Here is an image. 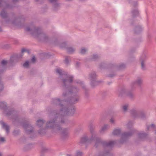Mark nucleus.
Listing matches in <instances>:
<instances>
[{"label": "nucleus", "mask_w": 156, "mask_h": 156, "mask_svg": "<svg viewBox=\"0 0 156 156\" xmlns=\"http://www.w3.org/2000/svg\"><path fill=\"white\" fill-rule=\"evenodd\" d=\"M56 72L58 73L60 76L64 75L66 78L62 80L63 83V87L64 90L66 89H69V91H67L68 94H66L64 92L62 94V96L64 98L67 97L70 95L73 96V97L69 101L66 100L60 101L58 98L56 99L55 100V102L57 105H58V107L60 108L59 114L63 116L66 115H73L75 112V108L72 107L71 109L67 108L66 105L69 104L74 103L79 100V98L76 93L79 90L75 87H70L69 86L70 84L73 80V76L66 74L62 70L59 68H57L56 69Z\"/></svg>", "instance_id": "obj_1"}, {"label": "nucleus", "mask_w": 156, "mask_h": 156, "mask_svg": "<svg viewBox=\"0 0 156 156\" xmlns=\"http://www.w3.org/2000/svg\"><path fill=\"white\" fill-rule=\"evenodd\" d=\"M90 130L91 133L92 134L91 138L89 139L86 136H83L81 139L80 141V143L82 144L85 143H90L92 141H95V146L96 147H97V144H101L105 147H111L115 144V142L114 141H110L108 142L105 141H102L100 139L96 138L94 133V130L92 127H90Z\"/></svg>", "instance_id": "obj_2"}, {"label": "nucleus", "mask_w": 156, "mask_h": 156, "mask_svg": "<svg viewBox=\"0 0 156 156\" xmlns=\"http://www.w3.org/2000/svg\"><path fill=\"white\" fill-rule=\"evenodd\" d=\"M26 30L29 32L33 36L36 38L44 40H45L47 38V36L42 31L41 29L36 28L34 26H31V27H27Z\"/></svg>", "instance_id": "obj_3"}, {"label": "nucleus", "mask_w": 156, "mask_h": 156, "mask_svg": "<svg viewBox=\"0 0 156 156\" xmlns=\"http://www.w3.org/2000/svg\"><path fill=\"white\" fill-rule=\"evenodd\" d=\"M64 123V121L62 119L60 122L58 123L57 119L55 118L53 120H51L47 122L46 123V127L47 128L51 129L55 128L56 130H59L60 129V127L59 126L60 124H62Z\"/></svg>", "instance_id": "obj_4"}, {"label": "nucleus", "mask_w": 156, "mask_h": 156, "mask_svg": "<svg viewBox=\"0 0 156 156\" xmlns=\"http://www.w3.org/2000/svg\"><path fill=\"white\" fill-rule=\"evenodd\" d=\"M25 52H28V51L25 48H23L21 50L22 53L19 55H15L12 56L10 59V63H12L14 62H16L18 60L23 56V53ZM29 53V52H28Z\"/></svg>", "instance_id": "obj_5"}, {"label": "nucleus", "mask_w": 156, "mask_h": 156, "mask_svg": "<svg viewBox=\"0 0 156 156\" xmlns=\"http://www.w3.org/2000/svg\"><path fill=\"white\" fill-rule=\"evenodd\" d=\"M147 57L146 55H143L140 58L142 69H145V63L147 60Z\"/></svg>", "instance_id": "obj_6"}, {"label": "nucleus", "mask_w": 156, "mask_h": 156, "mask_svg": "<svg viewBox=\"0 0 156 156\" xmlns=\"http://www.w3.org/2000/svg\"><path fill=\"white\" fill-rule=\"evenodd\" d=\"M23 127L25 130L26 133L28 134H30L33 131V128L29 124H24Z\"/></svg>", "instance_id": "obj_7"}, {"label": "nucleus", "mask_w": 156, "mask_h": 156, "mask_svg": "<svg viewBox=\"0 0 156 156\" xmlns=\"http://www.w3.org/2000/svg\"><path fill=\"white\" fill-rule=\"evenodd\" d=\"M49 1L53 4V9L56 10L60 7V4L58 2V0H49Z\"/></svg>", "instance_id": "obj_8"}, {"label": "nucleus", "mask_w": 156, "mask_h": 156, "mask_svg": "<svg viewBox=\"0 0 156 156\" xmlns=\"http://www.w3.org/2000/svg\"><path fill=\"white\" fill-rule=\"evenodd\" d=\"M96 77V75L95 73L94 72H93L91 73L90 74L89 78L90 80L91 81V84L92 86L93 85V82L95 83V79Z\"/></svg>", "instance_id": "obj_9"}, {"label": "nucleus", "mask_w": 156, "mask_h": 156, "mask_svg": "<svg viewBox=\"0 0 156 156\" xmlns=\"http://www.w3.org/2000/svg\"><path fill=\"white\" fill-rule=\"evenodd\" d=\"M7 62L5 60H3L0 65V74L2 73L5 69V66L6 65Z\"/></svg>", "instance_id": "obj_10"}, {"label": "nucleus", "mask_w": 156, "mask_h": 156, "mask_svg": "<svg viewBox=\"0 0 156 156\" xmlns=\"http://www.w3.org/2000/svg\"><path fill=\"white\" fill-rule=\"evenodd\" d=\"M133 134V132L130 133H123L122 135V139H125L131 136Z\"/></svg>", "instance_id": "obj_11"}, {"label": "nucleus", "mask_w": 156, "mask_h": 156, "mask_svg": "<svg viewBox=\"0 0 156 156\" xmlns=\"http://www.w3.org/2000/svg\"><path fill=\"white\" fill-rule=\"evenodd\" d=\"M143 83L142 79L140 77L138 78L134 82V84L138 85H140Z\"/></svg>", "instance_id": "obj_12"}, {"label": "nucleus", "mask_w": 156, "mask_h": 156, "mask_svg": "<svg viewBox=\"0 0 156 156\" xmlns=\"http://www.w3.org/2000/svg\"><path fill=\"white\" fill-rule=\"evenodd\" d=\"M1 123L2 126V127L3 128L5 129L7 133H9V126L6 125L3 122H1Z\"/></svg>", "instance_id": "obj_13"}, {"label": "nucleus", "mask_w": 156, "mask_h": 156, "mask_svg": "<svg viewBox=\"0 0 156 156\" xmlns=\"http://www.w3.org/2000/svg\"><path fill=\"white\" fill-rule=\"evenodd\" d=\"M121 133V130L120 129H116L114 130L113 132V134L115 135H118Z\"/></svg>", "instance_id": "obj_14"}, {"label": "nucleus", "mask_w": 156, "mask_h": 156, "mask_svg": "<svg viewBox=\"0 0 156 156\" xmlns=\"http://www.w3.org/2000/svg\"><path fill=\"white\" fill-rule=\"evenodd\" d=\"M44 121L42 120H39L37 122V125L39 127H41L44 123Z\"/></svg>", "instance_id": "obj_15"}, {"label": "nucleus", "mask_w": 156, "mask_h": 156, "mask_svg": "<svg viewBox=\"0 0 156 156\" xmlns=\"http://www.w3.org/2000/svg\"><path fill=\"white\" fill-rule=\"evenodd\" d=\"M109 127V126L108 125H105L101 128V130L100 131V132L101 133H102L103 132H104L106 130V129H108V128Z\"/></svg>", "instance_id": "obj_16"}, {"label": "nucleus", "mask_w": 156, "mask_h": 156, "mask_svg": "<svg viewBox=\"0 0 156 156\" xmlns=\"http://www.w3.org/2000/svg\"><path fill=\"white\" fill-rule=\"evenodd\" d=\"M3 5L6 8H8L9 7L4 2L3 0H0V7H1Z\"/></svg>", "instance_id": "obj_17"}, {"label": "nucleus", "mask_w": 156, "mask_h": 156, "mask_svg": "<svg viewBox=\"0 0 156 156\" xmlns=\"http://www.w3.org/2000/svg\"><path fill=\"white\" fill-rule=\"evenodd\" d=\"M0 15L3 18H5L7 17V14L4 9H3L0 14Z\"/></svg>", "instance_id": "obj_18"}, {"label": "nucleus", "mask_w": 156, "mask_h": 156, "mask_svg": "<svg viewBox=\"0 0 156 156\" xmlns=\"http://www.w3.org/2000/svg\"><path fill=\"white\" fill-rule=\"evenodd\" d=\"M87 51V49L84 48H81L80 50V53L82 54H84Z\"/></svg>", "instance_id": "obj_19"}, {"label": "nucleus", "mask_w": 156, "mask_h": 156, "mask_svg": "<svg viewBox=\"0 0 156 156\" xmlns=\"http://www.w3.org/2000/svg\"><path fill=\"white\" fill-rule=\"evenodd\" d=\"M6 104L5 102H0V108H4L6 106Z\"/></svg>", "instance_id": "obj_20"}, {"label": "nucleus", "mask_w": 156, "mask_h": 156, "mask_svg": "<svg viewBox=\"0 0 156 156\" xmlns=\"http://www.w3.org/2000/svg\"><path fill=\"white\" fill-rule=\"evenodd\" d=\"M67 52L69 53H72L75 51V49L71 47H69L67 48Z\"/></svg>", "instance_id": "obj_21"}, {"label": "nucleus", "mask_w": 156, "mask_h": 156, "mask_svg": "<svg viewBox=\"0 0 156 156\" xmlns=\"http://www.w3.org/2000/svg\"><path fill=\"white\" fill-rule=\"evenodd\" d=\"M128 107V105L127 104L124 105L122 107V109L123 111L126 112L127 110Z\"/></svg>", "instance_id": "obj_22"}, {"label": "nucleus", "mask_w": 156, "mask_h": 156, "mask_svg": "<svg viewBox=\"0 0 156 156\" xmlns=\"http://www.w3.org/2000/svg\"><path fill=\"white\" fill-rule=\"evenodd\" d=\"M68 134V130L67 129H64L62 130V134L63 136H66Z\"/></svg>", "instance_id": "obj_23"}, {"label": "nucleus", "mask_w": 156, "mask_h": 156, "mask_svg": "<svg viewBox=\"0 0 156 156\" xmlns=\"http://www.w3.org/2000/svg\"><path fill=\"white\" fill-rule=\"evenodd\" d=\"M99 58V57L96 54H94L91 59L93 61H96Z\"/></svg>", "instance_id": "obj_24"}, {"label": "nucleus", "mask_w": 156, "mask_h": 156, "mask_svg": "<svg viewBox=\"0 0 156 156\" xmlns=\"http://www.w3.org/2000/svg\"><path fill=\"white\" fill-rule=\"evenodd\" d=\"M132 13L134 16L137 15L139 13V12L137 9H136L132 11Z\"/></svg>", "instance_id": "obj_25"}, {"label": "nucleus", "mask_w": 156, "mask_h": 156, "mask_svg": "<svg viewBox=\"0 0 156 156\" xmlns=\"http://www.w3.org/2000/svg\"><path fill=\"white\" fill-rule=\"evenodd\" d=\"M83 153L82 152L79 151H77L75 154V156H82Z\"/></svg>", "instance_id": "obj_26"}, {"label": "nucleus", "mask_w": 156, "mask_h": 156, "mask_svg": "<svg viewBox=\"0 0 156 156\" xmlns=\"http://www.w3.org/2000/svg\"><path fill=\"white\" fill-rule=\"evenodd\" d=\"M15 113V111L13 110H10L7 112V115H11L12 114H14Z\"/></svg>", "instance_id": "obj_27"}, {"label": "nucleus", "mask_w": 156, "mask_h": 156, "mask_svg": "<svg viewBox=\"0 0 156 156\" xmlns=\"http://www.w3.org/2000/svg\"><path fill=\"white\" fill-rule=\"evenodd\" d=\"M29 65V62L28 61H26L23 65V67L25 68L28 67Z\"/></svg>", "instance_id": "obj_28"}, {"label": "nucleus", "mask_w": 156, "mask_h": 156, "mask_svg": "<svg viewBox=\"0 0 156 156\" xmlns=\"http://www.w3.org/2000/svg\"><path fill=\"white\" fill-rule=\"evenodd\" d=\"M139 136L140 138H141L143 137H144L145 135V134L143 132L140 133L139 134Z\"/></svg>", "instance_id": "obj_29"}, {"label": "nucleus", "mask_w": 156, "mask_h": 156, "mask_svg": "<svg viewBox=\"0 0 156 156\" xmlns=\"http://www.w3.org/2000/svg\"><path fill=\"white\" fill-rule=\"evenodd\" d=\"M70 59V57H66L65 59V63L66 64H68L69 63V60Z\"/></svg>", "instance_id": "obj_30"}, {"label": "nucleus", "mask_w": 156, "mask_h": 156, "mask_svg": "<svg viewBox=\"0 0 156 156\" xmlns=\"http://www.w3.org/2000/svg\"><path fill=\"white\" fill-rule=\"evenodd\" d=\"M66 43H63L61 44H59V46L61 48H65L66 46Z\"/></svg>", "instance_id": "obj_31"}, {"label": "nucleus", "mask_w": 156, "mask_h": 156, "mask_svg": "<svg viewBox=\"0 0 156 156\" xmlns=\"http://www.w3.org/2000/svg\"><path fill=\"white\" fill-rule=\"evenodd\" d=\"M138 2H137L135 1L132 3V5L134 7H135L138 5Z\"/></svg>", "instance_id": "obj_32"}, {"label": "nucleus", "mask_w": 156, "mask_h": 156, "mask_svg": "<svg viewBox=\"0 0 156 156\" xmlns=\"http://www.w3.org/2000/svg\"><path fill=\"white\" fill-rule=\"evenodd\" d=\"M110 122L112 124H114L115 123V120L113 118H111L110 119Z\"/></svg>", "instance_id": "obj_33"}, {"label": "nucleus", "mask_w": 156, "mask_h": 156, "mask_svg": "<svg viewBox=\"0 0 156 156\" xmlns=\"http://www.w3.org/2000/svg\"><path fill=\"white\" fill-rule=\"evenodd\" d=\"M125 66V65L124 64H122L119 66V68L121 69L124 68Z\"/></svg>", "instance_id": "obj_34"}, {"label": "nucleus", "mask_w": 156, "mask_h": 156, "mask_svg": "<svg viewBox=\"0 0 156 156\" xmlns=\"http://www.w3.org/2000/svg\"><path fill=\"white\" fill-rule=\"evenodd\" d=\"M35 61L36 59L35 57L34 56L33 57L31 60V62H35Z\"/></svg>", "instance_id": "obj_35"}, {"label": "nucleus", "mask_w": 156, "mask_h": 156, "mask_svg": "<svg viewBox=\"0 0 156 156\" xmlns=\"http://www.w3.org/2000/svg\"><path fill=\"white\" fill-rule=\"evenodd\" d=\"M5 141V139L3 137L0 138V142H3Z\"/></svg>", "instance_id": "obj_36"}, {"label": "nucleus", "mask_w": 156, "mask_h": 156, "mask_svg": "<svg viewBox=\"0 0 156 156\" xmlns=\"http://www.w3.org/2000/svg\"><path fill=\"white\" fill-rule=\"evenodd\" d=\"M136 112H137V111L136 110H135V109H133L131 111V114H134V113H136Z\"/></svg>", "instance_id": "obj_37"}, {"label": "nucleus", "mask_w": 156, "mask_h": 156, "mask_svg": "<svg viewBox=\"0 0 156 156\" xmlns=\"http://www.w3.org/2000/svg\"><path fill=\"white\" fill-rule=\"evenodd\" d=\"M132 124V123L131 122H129L127 124V126L128 127H129L130 126H131Z\"/></svg>", "instance_id": "obj_38"}, {"label": "nucleus", "mask_w": 156, "mask_h": 156, "mask_svg": "<svg viewBox=\"0 0 156 156\" xmlns=\"http://www.w3.org/2000/svg\"><path fill=\"white\" fill-rule=\"evenodd\" d=\"M76 83H79V84H82L83 83L80 81V80H79L78 81H77L76 82Z\"/></svg>", "instance_id": "obj_39"}, {"label": "nucleus", "mask_w": 156, "mask_h": 156, "mask_svg": "<svg viewBox=\"0 0 156 156\" xmlns=\"http://www.w3.org/2000/svg\"><path fill=\"white\" fill-rule=\"evenodd\" d=\"M16 132H17V133L18 132L17 131H14L13 133H14V135H16Z\"/></svg>", "instance_id": "obj_40"}, {"label": "nucleus", "mask_w": 156, "mask_h": 156, "mask_svg": "<svg viewBox=\"0 0 156 156\" xmlns=\"http://www.w3.org/2000/svg\"><path fill=\"white\" fill-rule=\"evenodd\" d=\"M114 75H110L109 76L110 77H113Z\"/></svg>", "instance_id": "obj_41"}, {"label": "nucleus", "mask_w": 156, "mask_h": 156, "mask_svg": "<svg viewBox=\"0 0 156 156\" xmlns=\"http://www.w3.org/2000/svg\"><path fill=\"white\" fill-rule=\"evenodd\" d=\"M79 64H80V63L78 62H77L76 63V66H77V65L78 66Z\"/></svg>", "instance_id": "obj_42"}, {"label": "nucleus", "mask_w": 156, "mask_h": 156, "mask_svg": "<svg viewBox=\"0 0 156 156\" xmlns=\"http://www.w3.org/2000/svg\"><path fill=\"white\" fill-rule=\"evenodd\" d=\"M151 126L152 127H154V124H151Z\"/></svg>", "instance_id": "obj_43"}, {"label": "nucleus", "mask_w": 156, "mask_h": 156, "mask_svg": "<svg viewBox=\"0 0 156 156\" xmlns=\"http://www.w3.org/2000/svg\"><path fill=\"white\" fill-rule=\"evenodd\" d=\"M18 0H13V2H16Z\"/></svg>", "instance_id": "obj_44"}, {"label": "nucleus", "mask_w": 156, "mask_h": 156, "mask_svg": "<svg viewBox=\"0 0 156 156\" xmlns=\"http://www.w3.org/2000/svg\"><path fill=\"white\" fill-rule=\"evenodd\" d=\"M2 31V28H1L0 27V31Z\"/></svg>", "instance_id": "obj_45"}, {"label": "nucleus", "mask_w": 156, "mask_h": 156, "mask_svg": "<svg viewBox=\"0 0 156 156\" xmlns=\"http://www.w3.org/2000/svg\"><path fill=\"white\" fill-rule=\"evenodd\" d=\"M67 156H71L70 155V154H67Z\"/></svg>", "instance_id": "obj_46"}, {"label": "nucleus", "mask_w": 156, "mask_h": 156, "mask_svg": "<svg viewBox=\"0 0 156 156\" xmlns=\"http://www.w3.org/2000/svg\"><path fill=\"white\" fill-rule=\"evenodd\" d=\"M39 133L40 134H42V133H41V132H40V131H39Z\"/></svg>", "instance_id": "obj_47"}, {"label": "nucleus", "mask_w": 156, "mask_h": 156, "mask_svg": "<svg viewBox=\"0 0 156 156\" xmlns=\"http://www.w3.org/2000/svg\"><path fill=\"white\" fill-rule=\"evenodd\" d=\"M149 126H148L147 127V129H148L149 128Z\"/></svg>", "instance_id": "obj_48"}, {"label": "nucleus", "mask_w": 156, "mask_h": 156, "mask_svg": "<svg viewBox=\"0 0 156 156\" xmlns=\"http://www.w3.org/2000/svg\"><path fill=\"white\" fill-rule=\"evenodd\" d=\"M0 156H1V154L0 153Z\"/></svg>", "instance_id": "obj_49"}, {"label": "nucleus", "mask_w": 156, "mask_h": 156, "mask_svg": "<svg viewBox=\"0 0 156 156\" xmlns=\"http://www.w3.org/2000/svg\"><path fill=\"white\" fill-rule=\"evenodd\" d=\"M37 1H38V0H36Z\"/></svg>", "instance_id": "obj_50"}]
</instances>
